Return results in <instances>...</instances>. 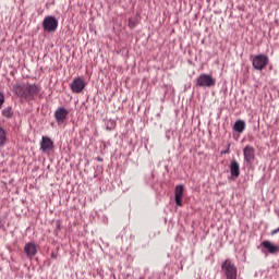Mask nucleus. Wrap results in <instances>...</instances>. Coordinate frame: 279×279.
<instances>
[{
  "label": "nucleus",
  "mask_w": 279,
  "mask_h": 279,
  "mask_svg": "<svg viewBox=\"0 0 279 279\" xmlns=\"http://www.w3.org/2000/svg\"><path fill=\"white\" fill-rule=\"evenodd\" d=\"M129 25H130V27H134L136 24L134 23V21L130 20Z\"/></svg>",
  "instance_id": "nucleus-20"
},
{
  "label": "nucleus",
  "mask_w": 279,
  "mask_h": 279,
  "mask_svg": "<svg viewBox=\"0 0 279 279\" xmlns=\"http://www.w3.org/2000/svg\"><path fill=\"white\" fill-rule=\"evenodd\" d=\"M86 86V83L82 80V77L74 78L70 85L71 90L73 93H82Z\"/></svg>",
  "instance_id": "nucleus-9"
},
{
  "label": "nucleus",
  "mask_w": 279,
  "mask_h": 279,
  "mask_svg": "<svg viewBox=\"0 0 279 279\" xmlns=\"http://www.w3.org/2000/svg\"><path fill=\"white\" fill-rule=\"evenodd\" d=\"M40 90H41L40 85H36V84L17 85L15 87L16 95H19V97H23L24 99H27L28 101L36 99V97L40 95Z\"/></svg>",
  "instance_id": "nucleus-1"
},
{
  "label": "nucleus",
  "mask_w": 279,
  "mask_h": 279,
  "mask_svg": "<svg viewBox=\"0 0 279 279\" xmlns=\"http://www.w3.org/2000/svg\"><path fill=\"white\" fill-rule=\"evenodd\" d=\"M44 32L51 34L58 29V20L53 15H48L43 21Z\"/></svg>",
  "instance_id": "nucleus-5"
},
{
  "label": "nucleus",
  "mask_w": 279,
  "mask_h": 279,
  "mask_svg": "<svg viewBox=\"0 0 279 279\" xmlns=\"http://www.w3.org/2000/svg\"><path fill=\"white\" fill-rule=\"evenodd\" d=\"M40 149L41 151H44V154L47 151H51V149H53V141H51L47 136H43L40 141Z\"/></svg>",
  "instance_id": "nucleus-10"
},
{
  "label": "nucleus",
  "mask_w": 279,
  "mask_h": 279,
  "mask_svg": "<svg viewBox=\"0 0 279 279\" xmlns=\"http://www.w3.org/2000/svg\"><path fill=\"white\" fill-rule=\"evenodd\" d=\"M243 156L245 162H247V165H252L256 158V149L251 145H246L243 149Z\"/></svg>",
  "instance_id": "nucleus-6"
},
{
  "label": "nucleus",
  "mask_w": 279,
  "mask_h": 279,
  "mask_svg": "<svg viewBox=\"0 0 279 279\" xmlns=\"http://www.w3.org/2000/svg\"><path fill=\"white\" fill-rule=\"evenodd\" d=\"M12 107H7L2 110V117H5L7 119L12 118Z\"/></svg>",
  "instance_id": "nucleus-17"
},
{
  "label": "nucleus",
  "mask_w": 279,
  "mask_h": 279,
  "mask_svg": "<svg viewBox=\"0 0 279 279\" xmlns=\"http://www.w3.org/2000/svg\"><path fill=\"white\" fill-rule=\"evenodd\" d=\"M184 197V185H177L174 190V199L177 206H182V198Z\"/></svg>",
  "instance_id": "nucleus-12"
},
{
  "label": "nucleus",
  "mask_w": 279,
  "mask_h": 279,
  "mask_svg": "<svg viewBox=\"0 0 279 279\" xmlns=\"http://www.w3.org/2000/svg\"><path fill=\"white\" fill-rule=\"evenodd\" d=\"M233 130L235 132H239L240 134L245 132V121L243 120H238L234 125H233Z\"/></svg>",
  "instance_id": "nucleus-14"
},
{
  "label": "nucleus",
  "mask_w": 279,
  "mask_h": 279,
  "mask_svg": "<svg viewBox=\"0 0 279 279\" xmlns=\"http://www.w3.org/2000/svg\"><path fill=\"white\" fill-rule=\"evenodd\" d=\"M269 64V57L266 54H256L252 60L253 69L263 71Z\"/></svg>",
  "instance_id": "nucleus-4"
},
{
  "label": "nucleus",
  "mask_w": 279,
  "mask_h": 279,
  "mask_svg": "<svg viewBox=\"0 0 279 279\" xmlns=\"http://www.w3.org/2000/svg\"><path fill=\"white\" fill-rule=\"evenodd\" d=\"M58 228L60 227V221L57 222Z\"/></svg>",
  "instance_id": "nucleus-22"
},
{
  "label": "nucleus",
  "mask_w": 279,
  "mask_h": 279,
  "mask_svg": "<svg viewBox=\"0 0 279 279\" xmlns=\"http://www.w3.org/2000/svg\"><path fill=\"white\" fill-rule=\"evenodd\" d=\"M66 117H69V110H66L64 107H60L54 111V119L59 125L64 123Z\"/></svg>",
  "instance_id": "nucleus-7"
},
{
  "label": "nucleus",
  "mask_w": 279,
  "mask_h": 279,
  "mask_svg": "<svg viewBox=\"0 0 279 279\" xmlns=\"http://www.w3.org/2000/svg\"><path fill=\"white\" fill-rule=\"evenodd\" d=\"M262 245L269 252V254H277V252H279V247L267 240L262 242Z\"/></svg>",
  "instance_id": "nucleus-13"
},
{
  "label": "nucleus",
  "mask_w": 279,
  "mask_h": 279,
  "mask_svg": "<svg viewBox=\"0 0 279 279\" xmlns=\"http://www.w3.org/2000/svg\"><path fill=\"white\" fill-rule=\"evenodd\" d=\"M278 232H279V227H278L277 229L272 230V231H271V234H272V235H274V234H278Z\"/></svg>",
  "instance_id": "nucleus-21"
},
{
  "label": "nucleus",
  "mask_w": 279,
  "mask_h": 279,
  "mask_svg": "<svg viewBox=\"0 0 279 279\" xmlns=\"http://www.w3.org/2000/svg\"><path fill=\"white\" fill-rule=\"evenodd\" d=\"M223 154H230V144H228L227 149L221 150V155Z\"/></svg>",
  "instance_id": "nucleus-19"
},
{
  "label": "nucleus",
  "mask_w": 279,
  "mask_h": 279,
  "mask_svg": "<svg viewBox=\"0 0 279 279\" xmlns=\"http://www.w3.org/2000/svg\"><path fill=\"white\" fill-rule=\"evenodd\" d=\"M24 254L27 258H34L38 254V245L34 242H27L24 246Z\"/></svg>",
  "instance_id": "nucleus-8"
},
{
  "label": "nucleus",
  "mask_w": 279,
  "mask_h": 279,
  "mask_svg": "<svg viewBox=\"0 0 279 279\" xmlns=\"http://www.w3.org/2000/svg\"><path fill=\"white\" fill-rule=\"evenodd\" d=\"M229 169L232 178H239L241 175V166L236 159L231 160Z\"/></svg>",
  "instance_id": "nucleus-11"
},
{
  "label": "nucleus",
  "mask_w": 279,
  "mask_h": 279,
  "mask_svg": "<svg viewBox=\"0 0 279 279\" xmlns=\"http://www.w3.org/2000/svg\"><path fill=\"white\" fill-rule=\"evenodd\" d=\"M222 274L226 276V279H236L239 274V268L230 259H226L221 265Z\"/></svg>",
  "instance_id": "nucleus-2"
},
{
  "label": "nucleus",
  "mask_w": 279,
  "mask_h": 279,
  "mask_svg": "<svg viewBox=\"0 0 279 279\" xmlns=\"http://www.w3.org/2000/svg\"><path fill=\"white\" fill-rule=\"evenodd\" d=\"M3 101H5V96H3L2 93H0V108L3 106Z\"/></svg>",
  "instance_id": "nucleus-18"
},
{
  "label": "nucleus",
  "mask_w": 279,
  "mask_h": 279,
  "mask_svg": "<svg viewBox=\"0 0 279 279\" xmlns=\"http://www.w3.org/2000/svg\"><path fill=\"white\" fill-rule=\"evenodd\" d=\"M7 141H8V132L5 131V129L0 126V147H4Z\"/></svg>",
  "instance_id": "nucleus-15"
},
{
  "label": "nucleus",
  "mask_w": 279,
  "mask_h": 279,
  "mask_svg": "<svg viewBox=\"0 0 279 279\" xmlns=\"http://www.w3.org/2000/svg\"><path fill=\"white\" fill-rule=\"evenodd\" d=\"M114 128H117V122H114V120H108L106 122V130H108L109 132H112Z\"/></svg>",
  "instance_id": "nucleus-16"
},
{
  "label": "nucleus",
  "mask_w": 279,
  "mask_h": 279,
  "mask_svg": "<svg viewBox=\"0 0 279 279\" xmlns=\"http://www.w3.org/2000/svg\"><path fill=\"white\" fill-rule=\"evenodd\" d=\"M217 84V80L209 74H201L196 80V86L201 88H213Z\"/></svg>",
  "instance_id": "nucleus-3"
}]
</instances>
